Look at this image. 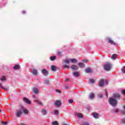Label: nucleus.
<instances>
[{
	"mask_svg": "<svg viewBox=\"0 0 125 125\" xmlns=\"http://www.w3.org/2000/svg\"><path fill=\"white\" fill-rule=\"evenodd\" d=\"M1 112V110H0V112Z\"/></svg>",
	"mask_w": 125,
	"mask_h": 125,
	"instance_id": "obj_48",
	"label": "nucleus"
},
{
	"mask_svg": "<svg viewBox=\"0 0 125 125\" xmlns=\"http://www.w3.org/2000/svg\"><path fill=\"white\" fill-rule=\"evenodd\" d=\"M112 67V65L110 63H105L104 66V69L106 71H109L111 70V68Z\"/></svg>",
	"mask_w": 125,
	"mask_h": 125,
	"instance_id": "obj_3",
	"label": "nucleus"
},
{
	"mask_svg": "<svg viewBox=\"0 0 125 125\" xmlns=\"http://www.w3.org/2000/svg\"><path fill=\"white\" fill-rule=\"evenodd\" d=\"M99 97L100 98H102V97H103V94H102V93L100 94L99 95Z\"/></svg>",
	"mask_w": 125,
	"mask_h": 125,
	"instance_id": "obj_39",
	"label": "nucleus"
},
{
	"mask_svg": "<svg viewBox=\"0 0 125 125\" xmlns=\"http://www.w3.org/2000/svg\"><path fill=\"white\" fill-rule=\"evenodd\" d=\"M123 109L124 110L121 111V113L122 114H123V115H125V105H124L123 106Z\"/></svg>",
	"mask_w": 125,
	"mask_h": 125,
	"instance_id": "obj_28",
	"label": "nucleus"
},
{
	"mask_svg": "<svg viewBox=\"0 0 125 125\" xmlns=\"http://www.w3.org/2000/svg\"><path fill=\"white\" fill-rule=\"evenodd\" d=\"M63 62L65 63V64H69V63L71 62V61H70V59H69L65 60V61H63Z\"/></svg>",
	"mask_w": 125,
	"mask_h": 125,
	"instance_id": "obj_23",
	"label": "nucleus"
},
{
	"mask_svg": "<svg viewBox=\"0 0 125 125\" xmlns=\"http://www.w3.org/2000/svg\"><path fill=\"white\" fill-rule=\"evenodd\" d=\"M63 68H69V66H68L66 64H63Z\"/></svg>",
	"mask_w": 125,
	"mask_h": 125,
	"instance_id": "obj_38",
	"label": "nucleus"
},
{
	"mask_svg": "<svg viewBox=\"0 0 125 125\" xmlns=\"http://www.w3.org/2000/svg\"><path fill=\"white\" fill-rule=\"evenodd\" d=\"M89 99L92 100L94 98V93H91L89 96Z\"/></svg>",
	"mask_w": 125,
	"mask_h": 125,
	"instance_id": "obj_18",
	"label": "nucleus"
},
{
	"mask_svg": "<svg viewBox=\"0 0 125 125\" xmlns=\"http://www.w3.org/2000/svg\"><path fill=\"white\" fill-rule=\"evenodd\" d=\"M122 123H123V124H125V118L122 119Z\"/></svg>",
	"mask_w": 125,
	"mask_h": 125,
	"instance_id": "obj_44",
	"label": "nucleus"
},
{
	"mask_svg": "<svg viewBox=\"0 0 125 125\" xmlns=\"http://www.w3.org/2000/svg\"><path fill=\"white\" fill-rule=\"evenodd\" d=\"M50 59L51 61H54V60H55V59H56V57L55 56L51 57L50 58Z\"/></svg>",
	"mask_w": 125,
	"mask_h": 125,
	"instance_id": "obj_29",
	"label": "nucleus"
},
{
	"mask_svg": "<svg viewBox=\"0 0 125 125\" xmlns=\"http://www.w3.org/2000/svg\"><path fill=\"white\" fill-rule=\"evenodd\" d=\"M22 13H23V14H25V13H26V11H22Z\"/></svg>",
	"mask_w": 125,
	"mask_h": 125,
	"instance_id": "obj_46",
	"label": "nucleus"
},
{
	"mask_svg": "<svg viewBox=\"0 0 125 125\" xmlns=\"http://www.w3.org/2000/svg\"><path fill=\"white\" fill-rule=\"evenodd\" d=\"M77 60L76 59H70V62L71 63H76L77 62Z\"/></svg>",
	"mask_w": 125,
	"mask_h": 125,
	"instance_id": "obj_30",
	"label": "nucleus"
},
{
	"mask_svg": "<svg viewBox=\"0 0 125 125\" xmlns=\"http://www.w3.org/2000/svg\"><path fill=\"white\" fill-rule=\"evenodd\" d=\"M84 71H85V73H91V68H86Z\"/></svg>",
	"mask_w": 125,
	"mask_h": 125,
	"instance_id": "obj_22",
	"label": "nucleus"
},
{
	"mask_svg": "<svg viewBox=\"0 0 125 125\" xmlns=\"http://www.w3.org/2000/svg\"><path fill=\"white\" fill-rule=\"evenodd\" d=\"M113 112L117 114V113H119V108H115L113 110Z\"/></svg>",
	"mask_w": 125,
	"mask_h": 125,
	"instance_id": "obj_27",
	"label": "nucleus"
},
{
	"mask_svg": "<svg viewBox=\"0 0 125 125\" xmlns=\"http://www.w3.org/2000/svg\"><path fill=\"white\" fill-rule=\"evenodd\" d=\"M82 125H89V124L87 122H83Z\"/></svg>",
	"mask_w": 125,
	"mask_h": 125,
	"instance_id": "obj_33",
	"label": "nucleus"
},
{
	"mask_svg": "<svg viewBox=\"0 0 125 125\" xmlns=\"http://www.w3.org/2000/svg\"><path fill=\"white\" fill-rule=\"evenodd\" d=\"M121 96L119 94H114L112 97L108 99L109 104L112 106V107H116L118 104L117 98H120Z\"/></svg>",
	"mask_w": 125,
	"mask_h": 125,
	"instance_id": "obj_1",
	"label": "nucleus"
},
{
	"mask_svg": "<svg viewBox=\"0 0 125 125\" xmlns=\"http://www.w3.org/2000/svg\"><path fill=\"white\" fill-rule=\"evenodd\" d=\"M78 65L80 68H83L84 67V63H82V62H79L78 63Z\"/></svg>",
	"mask_w": 125,
	"mask_h": 125,
	"instance_id": "obj_21",
	"label": "nucleus"
},
{
	"mask_svg": "<svg viewBox=\"0 0 125 125\" xmlns=\"http://www.w3.org/2000/svg\"><path fill=\"white\" fill-rule=\"evenodd\" d=\"M2 125H7V122H2Z\"/></svg>",
	"mask_w": 125,
	"mask_h": 125,
	"instance_id": "obj_40",
	"label": "nucleus"
},
{
	"mask_svg": "<svg viewBox=\"0 0 125 125\" xmlns=\"http://www.w3.org/2000/svg\"><path fill=\"white\" fill-rule=\"evenodd\" d=\"M105 91V96H106V97H108V91H107V89H105L104 90Z\"/></svg>",
	"mask_w": 125,
	"mask_h": 125,
	"instance_id": "obj_36",
	"label": "nucleus"
},
{
	"mask_svg": "<svg viewBox=\"0 0 125 125\" xmlns=\"http://www.w3.org/2000/svg\"><path fill=\"white\" fill-rule=\"evenodd\" d=\"M55 105L57 107H60L61 106V101L57 100L55 102Z\"/></svg>",
	"mask_w": 125,
	"mask_h": 125,
	"instance_id": "obj_10",
	"label": "nucleus"
},
{
	"mask_svg": "<svg viewBox=\"0 0 125 125\" xmlns=\"http://www.w3.org/2000/svg\"><path fill=\"white\" fill-rule=\"evenodd\" d=\"M34 98H36V97L34 95L33 96Z\"/></svg>",
	"mask_w": 125,
	"mask_h": 125,
	"instance_id": "obj_47",
	"label": "nucleus"
},
{
	"mask_svg": "<svg viewBox=\"0 0 125 125\" xmlns=\"http://www.w3.org/2000/svg\"><path fill=\"white\" fill-rule=\"evenodd\" d=\"M71 68L72 69V70H78V69H79V67H78V66L76 65H73L71 66Z\"/></svg>",
	"mask_w": 125,
	"mask_h": 125,
	"instance_id": "obj_15",
	"label": "nucleus"
},
{
	"mask_svg": "<svg viewBox=\"0 0 125 125\" xmlns=\"http://www.w3.org/2000/svg\"><path fill=\"white\" fill-rule=\"evenodd\" d=\"M58 110H56L54 111V115H58Z\"/></svg>",
	"mask_w": 125,
	"mask_h": 125,
	"instance_id": "obj_35",
	"label": "nucleus"
},
{
	"mask_svg": "<svg viewBox=\"0 0 125 125\" xmlns=\"http://www.w3.org/2000/svg\"><path fill=\"white\" fill-rule=\"evenodd\" d=\"M56 92H58V93H60V91L58 89L55 90Z\"/></svg>",
	"mask_w": 125,
	"mask_h": 125,
	"instance_id": "obj_42",
	"label": "nucleus"
},
{
	"mask_svg": "<svg viewBox=\"0 0 125 125\" xmlns=\"http://www.w3.org/2000/svg\"><path fill=\"white\" fill-rule=\"evenodd\" d=\"M75 116L78 117V118H83V114L81 113H75Z\"/></svg>",
	"mask_w": 125,
	"mask_h": 125,
	"instance_id": "obj_14",
	"label": "nucleus"
},
{
	"mask_svg": "<svg viewBox=\"0 0 125 125\" xmlns=\"http://www.w3.org/2000/svg\"><path fill=\"white\" fill-rule=\"evenodd\" d=\"M42 74L44 75V76H48V71L46 70L45 69H43L42 70Z\"/></svg>",
	"mask_w": 125,
	"mask_h": 125,
	"instance_id": "obj_8",
	"label": "nucleus"
},
{
	"mask_svg": "<svg viewBox=\"0 0 125 125\" xmlns=\"http://www.w3.org/2000/svg\"><path fill=\"white\" fill-rule=\"evenodd\" d=\"M122 93L125 95V90H123Z\"/></svg>",
	"mask_w": 125,
	"mask_h": 125,
	"instance_id": "obj_43",
	"label": "nucleus"
},
{
	"mask_svg": "<svg viewBox=\"0 0 125 125\" xmlns=\"http://www.w3.org/2000/svg\"><path fill=\"white\" fill-rule=\"evenodd\" d=\"M41 113L43 116H45V115L47 114V110L45 108H42L41 109Z\"/></svg>",
	"mask_w": 125,
	"mask_h": 125,
	"instance_id": "obj_7",
	"label": "nucleus"
},
{
	"mask_svg": "<svg viewBox=\"0 0 125 125\" xmlns=\"http://www.w3.org/2000/svg\"><path fill=\"white\" fill-rule=\"evenodd\" d=\"M57 54H58V55L60 56V55H61V52H58Z\"/></svg>",
	"mask_w": 125,
	"mask_h": 125,
	"instance_id": "obj_45",
	"label": "nucleus"
},
{
	"mask_svg": "<svg viewBox=\"0 0 125 125\" xmlns=\"http://www.w3.org/2000/svg\"><path fill=\"white\" fill-rule=\"evenodd\" d=\"M107 40L108 41V42L110 43V44H112L113 45L116 44V43H115V42H114V41H113L110 38H107Z\"/></svg>",
	"mask_w": 125,
	"mask_h": 125,
	"instance_id": "obj_9",
	"label": "nucleus"
},
{
	"mask_svg": "<svg viewBox=\"0 0 125 125\" xmlns=\"http://www.w3.org/2000/svg\"><path fill=\"white\" fill-rule=\"evenodd\" d=\"M73 100H69V103H70V104H72V103H73Z\"/></svg>",
	"mask_w": 125,
	"mask_h": 125,
	"instance_id": "obj_41",
	"label": "nucleus"
},
{
	"mask_svg": "<svg viewBox=\"0 0 125 125\" xmlns=\"http://www.w3.org/2000/svg\"><path fill=\"white\" fill-rule=\"evenodd\" d=\"M52 125H58V123L56 121L53 122H52Z\"/></svg>",
	"mask_w": 125,
	"mask_h": 125,
	"instance_id": "obj_34",
	"label": "nucleus"
},
{
	"mask_svg": "<svg viewBox=\"0 0 125 125\" xmlns=\"http://www.w3.org/2000/svg\"><path fill=\"white\" fill-rule=\"evenodd\" d=\"M83 63H87V62H88V61L86 59H84L83 60Z\"/></svg>",
	"mask_w": 125,
	"mask_h": 125,
	"instance_id": "obj_37",
	"label": "nucleus"
},
{
	"mask_svg": "<svg viewBox=\"0 0 125 125\" xmlns=\"http://www.w3.org/2000/svg\"><path fill=\"white\" fill-rule=\"evenodd\" d=\"M104 83L105 84H108V81L106 80L102 79L100 81L99 83V86H103L104 85Z\"/></svg>",
	"mask_w": 125,
	"mask_h": 125,
	"instance_id": "obj_5",
	"label": "nucleus"
},
{
	"mask_svg": "<svg viewBox=\"0 0 125 125\" xmlns=\"http://www.w3.org/2000/svg\"><path fill=\"white\" fill-rule=\"evenodd\" d=\"M33 92L37 94V93H39V89L37 88H34L33 89Z\"/></svg>",
	"mask_w": 125,
	"mask_h": 125,
	"instance_id": "obj_20",
	"label": "nucleus"
},
{
	"mask_svg": "<svg viewBox=\"0 0 125 125\" xmlns=\"http://www.w3.org/2000/svg\"><path fill=\"white\" fill-rule=\"evenodd\" d=\"M0 87H1L2 89H3L5 91H7V90H8V89L7 88L2 86L1 83H0Z\"/></svg>",
	"mask_w": 125,
	"mask_h": 125,
	"instance_id": "obj_13",
	"label": "nucleus"
},
{
	"mask_svg": "<svg viewBox=\"0 0 125 125\" xmlns=\"http://www.w3.org/2000/svg\"><path fill=\"white\" fill-rule=\"evenodd\" d=\"M35 100L36 103L38 104V105H40V106H42L43 105V104L42 103V101H41L38 98H35Z\"/></svg>",
	"mask_w": 125,
	"mask_h": 125,
	"instance_id": "obj_6",
	"label": "nucleus"
},
{
	"mask_svg": "<svg viewBox=\"0 0 125 125\" xmlns=\"http://www.w3.org/2000/svg\"><path fill=\"white\" fill-rule=\"evenodd\" d=\"M21 115H22V110H21V107L20 106V108L16 110V116L18 118H20Z\"/></svg>",
	"mask_w": 125,
	"mask_h": 125,
	"instance_id": "obj_2",
	"label": "nucleus"
},
{
	"mask_svg": "<svg viewBox=\"0 0 125 125\" xmlns=\"http://www.w3.org/2000/svg\"><path fill=\"white\" fill-rule=\"evenodd\" d=\"M57 69V67H56V66H55V65L51 66V70L53 72H55L56 71Z\"/></svg>",
	"mask_w": 125,
	"mask_h": 125,
	"instance_id": "obj_16",
	"label": "nucleus"
},
{
	"mask_svg": "<svg viewBox=\"0 0 125 125\" xmlns=\"http://www.w3.org/2000/svg\"><path fill=\"white\" fill-rule=\"evenodd\" d=\"M14 70H19L20 69V65L19 64H16L14 67Z\"/></svg>",
	"mask_w": 125,
	"mask_h": 125,
	"instance_id": "obj_19",
	"label": "nucleus"
},
{
	"mask_svg": "<svg viewBox=\"0 0 125 125\" xmlns=\"http://www.w3.org/2000/svg\"><path fill=\"white\" fill-rule=\"evenodd\" d=\"M121 71L123 74H125V66H123V68L121 69Z\"/></svg>",
	"mask_w": 125,
	"mask_h": 125,
	"instance_id": "obj_31",
	"label": "nucleus"
},
{
	"mask_svg": "<svg viewBox=\"0 0 125 125\" xmlns=\"http://www.w3.org/2000/svg\"><path fill=\"white\" fill-rule=\"evenodd\" d=\"M32 74L35 76H37V75H38V70L36 69H33L32 70Z\"/></svg>",
	"mask_w": 125,
	"mask_h": 125,
	"instance_id": "obj_17",
	"label": "nucleus"
},
{
	"mask_svg": "<svg viewBox=\"0 0 125 125\" xmlns=\"http://www.w3.org/2000/svg\"><path fill=\"white\" fill-rule=\"evenodd\" d=\"M89 82L90 83H95V80H94V79H90Z\"/></svg>",
	"mask_w": 125,
	"mask_h": 125,
	"instance_id": "obj_32",
	"label": "nucleus"
},
{
	"mask_svg": "<svg viewBox=\"0 0 125 125\" xmlns=\"http://www.w3.org/2000/svg\"><path fill=\"white\" fill-rule=\"evenodd\" d=\"M93 116L95 119H98V118H99V115H98V113H97L96 112H94L93 113Z\"/></svg>",
	"mask_w": 125,
	"mask_h": 125,
	"instance_id": "obj_12",
	"label": "nucleus"
},
{
	"mask_svg": "<svg viewBox=\"0 0 125 125\" xmlns=\"http://www.w3.org/2000/svg\"><path fill=\"white\" fill-rule=\"evenodd\" d=\"M0 80L1 82H4V81H6V78H5V76H2Z\"/></svg>",
	"mask_w": 125,
	"mask_h": 125,
	"instance_id": "obj_25",
	"label": "nucleus"
},
{
	"mask_svg": "<svg viewBox=\"0 0 125 125\" xmlns=\"http://www.w3.org/2000/svg\"><path fill=\"white\" fill-rule=\"evenodd\" d=\"M73 74V76H75V77H79V76H80V73L78 72H75Z\"/></svg>",
	"mask_w": 125,
	"mask_h": 125,
	"instance_id": "obj_24",
	"label": "nucleus"
},
{
	"mask_svg": "<svg viewBox=\"0 0 125 125\" xmlns=\"http://www.w3.org/2000/svg\"><path fill=\"white\" fill-rule=\"evenodd\" d=\"M23 100L24 102H25V103H27V104H31V101L29 100L28 99L24 98Z\"/></svg>",
	"mask_w": 125,
	"mask_h": 125,
	"instance_id": "obj_11",
	"label": "nucleus"
},
{
	"mask_svg": "<svg viewBox=\"0 0 125 125\" xmlns=\"http://www.w3.org/2000/svg\"><path fill=\"white\" fill-rule=\"evenodd\" d=\"M21 112H23V113L25 114V115H28V114H29V110L23 106H21Z\"/></svg>",
	"mask_w": 125,
	"mask_h": 125,
	"instance_id": "obj_4",
	"label": "nucleus"
},
{
	"mask_svg": "<svg viewBox=\"0 0 125 125\" xmlns=\"http://www.w3.org/2000/svg\"><path fill=\"white\" fill-rule=\"evenodd\" d=\"M117 56H118V55H117V54H113L112 55L111 58H112V59L115 60V59H117Z\"/></svg>",
	"mask_w": 125,
	"mask_h": 125,
	"instance_id": "obj_26",
	"label": "nucleus"
}]
</instances>
